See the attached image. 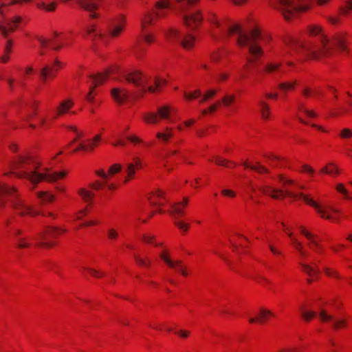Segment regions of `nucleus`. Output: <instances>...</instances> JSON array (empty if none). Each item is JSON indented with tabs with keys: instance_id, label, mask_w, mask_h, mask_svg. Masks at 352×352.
Here are the masks:
<instances>
[{
	"instance_id": "59",
	"label": "nucleus",
	"mask_w": 352,
	"mask_h": 352,
	"mask_svg": "<svg viewBox=\"0 0 352 352\" xmlns=\"http://www.w3.org/2000/svg\"><path fill=\"white\" fill-rule=\"evenodd\" d=\"M302 172L307 173L311 175L314 173V170L310 166L305 164L302 166Z\"/></svg>"
},
{
	"instance_id": "53",
	"label": "nucleus",
	"mask_w": 352,
	"mask_h": 352,
	"mask_svg": "<svg viewBox=\"0 0 352 352\" xmlns=\"http://www.w3.org/2000/svg\"><path fill=\"white\" fill-rule=\"evenodd\" d=\"M336 189L337 190V191L344 195L346 199H352V197L348 195V191L342 184H337L336 186Z\"/></svg>"
},
{
	"instance_id": "4",
	"label": "nucleus",
	"mask_w": 352,
	"mask_h": 352,
	"mask_svg": "<svg viewBox=\"0 0 352 352\" xmlns=\"http://www.w3.org/2000/svg\"><path fill=\"white\" fill-rule=\"evenodd\" d=\"M278 182L282 185L284 190L276 188L270 184H265L260 186L258 190L263 194L276 199H283L287 197L294 200L302 199L307 204L312 206L322 218L331 221H336L338 219L339 214L338 210L333 207H323L312 198L309 197V195H304L302 192L296 193L289 189V187L296 189H303L304 186L299 184L298 182L293 179L286 178L283 175L278 177Z\"/></svg>"
},
{
	"instance_id": "29",
	"label": "nucleus",
	"mask_w": 352,
	"mask_h": 352,
	"mask_svg": "<svg viewBox=\"0 0 352 352\" xmlns=\"http://www.w3.org/2000/svg\"><path fill=\"white\" fill-rule=\"evenodd\" d=\"M78 194L79 195L81 199L88 204H91L92 203L95 197V195L93 192L85 188H80L78 190Z\"/></svg>"
},
{
	"instance_id": "61",
	"label": "nucleus",
	"mask_w": 352,
	"mask_h": 352,
	"mask_svg": "<svg viewBox=\"0 0 352 352\" xmlns=\"http://www.w3.org/2000/svg\"><path fill=\"white\" fill-rule=\"evenodd\" d=\"M50 118L45 117V116H38V121L41 126H45L47 124V120Z\"/></svg>"
},
{
	"instance_id": "36",
	"label": "nucleus",
	"mask_w": 352,
	"mask_h": 352,
	"mask_svg": "<svg viewBox=\"0 0 352 352\" xmlns=\"http://www.w3.org/2000/svg\"><path fill=\"white\" fill-rule=\"evenodd\" d=\"M299 232L305 236V239L311 242H316V240H322L317 235L310 232L303 226L299 227Z\"/></svg>"
},
{
	"instance_id": "3",
	"label": "nucleus",
	"mask_w": 352,
	"mask_h": 352,
	"mask_svg": "<svg viewBox=\"0 0 352 352\" xmlns=\"http://www.w3.org/2000/svg\"><path fill=\"white\" fill-rule=\"evenodd\" d=\"M10 170L5 172L4 176L13 175L19 179H27L34 186L32 190L41 182L52 183L67 175L66 171H52L43 166L35 157L28 154L16 156L10 162Z\"/></svg>"
},
{
	"instance_id": "9",
	"label": "nucleus",
	"mask_w": 352,
	"mask_h": 352,
	"mask_svg": "<svg viewBox=\"0 0 352 352\" xmlns=\"http://www.w3.org/2000/svg\"><path fill=\"white\" fill-rule=\"evenodd\" d=\"M36 6L39 9L44 10L48 12L54 11L57 6L56 0H39ZM63 3H66L69 0H60ZM78 4L85 10L89 12L91 19H96L98 16L96 12L99 6L97 0H78Z\"/></svg>"
},
{
	"instance_id": "46",
	"label": "nucleus",
	"mask_w": 352,
	"mask_h": 352,
	"mask_svg": "<svg viewBox=\"0 0 352 352\" xmlns=\"http://www.w3.org/2000/svg\"><path fill=\"white\" fill-rule=\"evenodd\" d=\"M107 179L96 180L94 182L89 184V187L94 190H99L103 188L106 184H107Z\"/></svg>"
},
{
	"instance_id": "17",
	"label": "nucleus",
	"mask_w": 352,
	"mask_h": 352,
	"mask_svg": "<svg viewBox=\"0 0 352 352\" xmlns=\"http://www.w3.org/2000/svg\"><path fill=\"white\" fill-rule=\"evenodd\" d=\"M66 229L63 227L48 226L41 233V240L52 241L58 239L65 233Z\"/></svg>"
},
{
	"instance_id": "50",
	"label": "nucleus",
	"mask_w": 352,
	"mask_h": 352,
	"mask_svg": "<svg viewBox=\"0 0 352 352\" xmlns=\"http://www.w3.org/2000/svg\"><path fill=\"white\" fill-rule=\"evenodd\" d=\"M223 56L224 52L223 50H217L211 54L210 58L212 62L218 63Z\"/></svg>"
},
{
	"instance_id": "39",
	"label": "nucleus",
	"mask_w": 352,
	"mask_h": 352,
	"mask_svg": "<svg viewBox=\"0 0 352 352\" xmlns=\"http://www.w3.org/2000/svg\"><path fill=\"white\" fill-rule=\"evenodd\" d=\"M296 84V80L280 82L278 85V88L285 92L287 91H292L295 89Z\"/></svg>"
},
{
	"instance_id": "8",
	"label": "nucleus",
	"mask_w": 352,
	"mask_h": 352,
	"mask_svg": "<svg viewBox=\"0 0 352 352\" xmlns=\"http://www.w3.org/2000/svg\"><path fill=\"white\" fill-rule=\"evenodd\" d=\"M178 5L180 15L186 27L196 30L201 24L203 16L200 10H190L199 0H175Z\"/></svg>"
},
{
	"instance_id": "64",
	"label": "nucleus",
	"mask_w": 352,
	"mask_h": 352,
	"mask_svg": "<svg viewBox=\"0 0 352 352\" xmlns=\"http://www.w3.org/2000/svg\"><path fill=\"white\" fill-rule=\"evenodd\" d=\"M12 41L11 40H8L5 46V52L7 54H10L12 52Z\"/></svg>"
},
{
	"instance_id": "20",
	"label": "nucleus",
	"mask_w": 352,
	"mask_h": 352,
	"mask_svg": "<svg viewBox=\"0 0 352 352\" xmlns=\"http://www.w3.org/2000/svg\"><path fill=\"white\" fill-rule=\"evenodd\" d=\"M60 67V63L58 60L55 61L52 67L48 65L45 66L40 72V77L43 83H46L49 78H53L56 76V73Z\"/></svg>"
},
{
	"instance_id": "42",
	"label": "nucleus",
	"mask_w": 352,
	"mask_h": 352,
	"mask_svg": "<svg viewBox=\"0 0 352 352\" xmlns=\"http://www.w3.org/2000/svg\"><path fill=\"white\" fill-rule=\"evenodd\" d=\"M302 270L305 272L307 275H309L310 277H314L315 275L318 274L319 273V270L307 265V264H300Z\"/></svg>"
},
{
	"instance_id": "28",
	"label": "nucleus",
	"mask_w": 352,
	"mask_h": 352,
	"mask_svg": "<svg viewBox=\"0 0 352 352\" xmlns=\"http://www.w3.org/2000/svg\"><path fill=\"white\" fill-rule=\"evenodd\" d=\"M111 96L116 102H124L129 96V93L125 89L113 88L111 90Z\"/></svg>"
},
{
	"instance_id": "54",
	"label": "nucleus",
	"mask_w": 352,
	"mask_h": 352,
	"mask_svg": "<svg viewBox=\"0 0 352 352\" xmlns=\"http://www.w3.org/2000/svg\"><path fill=\"white\" fill-rule=\"evenodd\" d=\"M143 38L147 44H152L155 41V36L151 33L145 32L143 35Z\"/></svg>"
},
{
	"instance_id": "14",
	"label": "nucleus",
	"mask_w": 352,
	"mask_h": 352,
	"mask_svg": "<svg viewBox=\"0 0 352 352\" xmlns=\"http://www.w3.org/2000/svg\"><path fill=\"white\" fill-rule=\"evenodd\" d=\"M40 43L39 54L41 55L45 54V50L47 47H51L54 50H59L63 47V43L60 40V33L55 32L54 35L50 38H45L42 36L37 38Z\"/></svg>"
},
{
	"instance_id": "38",
	"label": "nucleus",
	"mask_w": 352,
	"mask_h": 352,
	"mask_svg": "<svg viewBox=\"0 0 352 352\" xmlns=\"http://www.w3.org/2000/svg\"><path fill=\"white\" fill-rule=\"evenodd\" d=\"M281 65V63L269 62L265 66L264 70L265 72L268 74H272L276 72H278L280 69Z\"/></svg>"
},
{
	"instance_id": "43",
	"label": "nucleus",
	"mask_w": 352,
	"mask_h": 352,
	"mask_svg": "<svg viewBox=\"0 0 352 352\" xmlns=\"http://www.w3.org/2000/svg\"><path fill=\"white\" fill-rule=\"evenodd\" d=\"M214 163L219 166H226L228 168H232L236 166V164L234 162L228 161L225 159H223L220 157H214Z\"/></svg>"
},
{
	"instance_id": "23",
	"label": "nucleus",
	"mask_w": 352,
	"mask_h": 352,
	"mask_svg": "<svg viewBox=\"0 0 352 352\" xmlns=\"http://www.w3.org/2000/svg\"><path fill=\"white\" fill-rule=\"evenodd\" d=\"M297 109L298 113L297 117L299 121L303 124H307V122L303 119V116H306L309 118H313L316 117V113L313 111L308 109L305 107L304 103L301 101H298L297 102Z\"/></svg>"
},
{
	"instance_id": "60",
	"label": "nucleus",
	"mask_w": 352,
	"mask_h": 352,
	"mask_svg": "<svg viewBox=\"0 0 352 352\" xmlns=\"http://www.w3.org/2000/svg\"><path fill=\"white\" fill-rule=\"evenodd\" d=\"M295 249L300 252V254L302 256H306V250L302 247V243H296L295 245Z\"/></svg>"
},
{
	"instance_id": "52",
	"label": "nucleus",
	"mask_w": 352,
	"mask_h": 352,
	"mask_svg": "<svg viewBox=\"0 0 352 352\" xmlns=\"http://www.w3.org/2000/svg\"><path fill=\"white\" fill-rule=\"evenodd\" d=\"M219 104H220V102H217V103H214V104H212V105H210L208 109H203L201 111V114L203 116H206L208 113H213L217 109Z\"/></svg>"
},
{
	"instance_id": "18",
	"label": "nucleus",
	"mask_w": 352,
	"mask_h": 352,
	"mask_svg": "<svg viewBox=\"0 0 352 352\" xmlns=\"http://www.w3.org/2000/svg\"><path fill=\"white\" fill-rule=\"evenodd\" d=\"M107 78V74H98L90 76L89 83L90 84V90L87 96V100L89 102H93L94 99V88L95 87L102 84Z\"/></svg>"
},
{
	"instance_id": "57",
	"label": "nucleus",
	"mask_w": 352,
	"mask_h": 352,
	"mask_svg": "<svg viewBox=\"0 0 352 352\" xmlns=\"http://www.w3.org/2000/svg\"><path fill=\"white\" fill-rule=\"evenodd\" d=\"M340 137L342 138H350L352 137V131L349 129H344L340 132Z\"/></svg>"
},
{
	"instance_id": "44",
	"label": "nucleus",
	"mask_w": 352,
	"mask_h": 352,
	"mask_svg": "<svg viewBox=\"0 0 352 352\" xmlns=\"http://www.w3.org/2000/svg\"><path fill=\"white\" fill-rule=\"evenodd\" d=\"M236 100V96L233 94H226L222 98L223 104L228 107L233 104Z\"/></svg>"
},
{
	"instance_id": "13",
	"label": "nucleus",
	"mask_w": 352,
	"mask_h": 352,
	"mask_svg": "<svg viewBox=\"0 0 352 352\" xmlns=\"http://www.w3.org/2000/svg\"><path fill=\"white\" fill-rule=\"evenodd\" d=\"M167 39L171 41H179L185 50H191L195 43V36L192 33L181 34L179 31L175 28L170 29L166 34Z\"/></svg>"
},
{
	"instance_id": "37",
	"label": "nucleus",
	"mask_w": 352,
	"mask_h": 352,
	"mask_svg": "<svg viewBox=\"0 0 352 352\" xmlns=\"http://www.w3.org/2000/svg\"><path fill=\"white\" fill-rule=\"evenodd\" d=\"M243 166L245 168H250V169H251L252 170H255L257 173H261V174L268 173V170L265 167H264L263 166H262L261 164H260L258 163L256 164H254V165H250L248 163L245 162V163H243Z\"/></svg>"
},
{
	"instance_id": "15",
	"label": "nucleus",
	"mask_w": 352,
	"mask_h": 352,
	"mask_svg": "<svg viewBox=\"0 0 352 352\" xmlns=\"http://www.w3.org/2000/svg\"><path fill=\"white\" fill-rule=\"evenodd\" d=\"M126 23V16L123 14L113 19L109 25V35L113 38L119 36L124 30Z\"/></svg>"
},
{
	"instance_id": "21",
	"label": "nucleus",
	"mask_w": 352,
	"mask_h": 352,
	"mask_svg": "<svg viewBox=\"0 0 352 352\" xmlns=\"http://www.w3.org/2000/svg\"><path fill=\"white\" fill-rule=\"evenodd\" d=\"M319 318L322 322L332 321V326L334 329H338L344 327L346 324L344 319L335 320L332 315L329 314L326 310L321 309L319 312Z\"/></svg>"
},
{
	"instance_id": "56",
	"label": "nucleus",
	"mask_w": 352,
	"mask_h": 352,
	"mask_svg": "<svg viewBox=\"0 0 352 352\" xmlns=\"http://www.w3.org/2000/svg\"><path fill=\"white\" fill-rule=\"evenodd\" d=\"M154 239L153 235L149 233H144L141 235L140 240L142 242H151Z\"/></svg>"
},
{
	"instance_id": "32",
	"label": "nucleus",
	"mask_w": 352,
	"mask_h": 352,
	"mask_svg": "<svg viewBox=\"0 0 352 352\" xmlns=\"http://www.w3.org/2000/svg\"><path fill=\"white\" fill-rule=\"evenodd\" d=\"M320 173L336 176L339 174L337 166L333 163H329L320 170Z\"/></svg>"
},
{
	"instance_id": "31",
	"label": "nucleus",
	"mask_w": 352,
	"mask_h": 352,
	"mask_svg": "<svg viewBox=\"0 0 352 352\" xmlns=\"http://www.w3.org/2000/svg\"><path fill=\"white\" fill-rule=\"evenodd\" d=\"M86 34L87 36H91L94 39L96 38H101L102 37V33L98 30L96 24L94 23H90L86 27Z\"/></svg>"
},
{
	"instance_id": "55",
	"label": "nucleus",
	"mask_w": 352,
	"mask_h": 352,
	"mask_svg": "<svg viewBox=\"0 0 352 352\" xmlns=\"http://www.w3.org/2000/svg\"><path fill=\"white\" fill-rule=\"evenodd\" d=\"M60 40L62 41V43H63V44H62L63 47L70 45V42H69L70 34L69 33V34L60 33Z\"/></svg>"
},
{
	"instance_id": "2",
	"label": "nucleus",
	"mask_w": 352,
	"mask_h": 352,
	"mask_svg": "<svg viewBox=\"0 0 352 352\" xmlns=\"http://www.w3.org/2000/svg\"><path fill=\"white\" fill-rule=\"evenodd\" d=\"M308 33L315 37L312 41H302L294 38L285 41V47L280 56L284 57L292 52L302 55L309 59L320 60L332 54L333 47L342 52H347L344 36L338 34L331 41L329 40L319 25H310L307 28Z\"/></svg>"
},
{
	"instance_id": "63",
	"label": "nucleus",
	"mask_w": 352,
	"mask_h": 352,
	"mask_svg": "<svg viewBox=\"0 0 352 352\" xmlns=\"http://www.w3.org/2000/svg\"><path fill=\"white\" fill-rule=\"evenodd\" d=\"M87 270L94 277H101L104 275V274L91 268H87Z\"/></svg>"
},
{
	"instance_id": "58",
	"label": "nucleus",
	"mask_w": 352,
	"mask_h": 352,
	"mask_svg": "<svg viewBox=\"0 0 352 352\" xmlns=\"http://www.w3.org/2000/svg\"><path fill=\"white\" fill-rule=\"evenodd\" d=\"M221 193L223 196L228 197H234L236 195V193L234 191L229 189H224L221 191Z\"/></svg>"
},
{
	"instance_id": "51",
	"label": "nucleus",
	"mask_w": 352,
	"mask_h": 352,
	"mask_svg": "<svg viewBox=\"0 0 352 352\" xmlns=\"http://www.w3.org/2000/svg\"><path fill=\"white\" fill-rule=\"evenodd\" d=\"M301 315L306 321H309L316 316L315 311H306L302 307H300Z\"/></svg>"
},
{
	"instance_id": "24",
	"label": "nucleus",
	"mask_w": 352,
	"mask_h": 352,
	"mask_svg": "<svg viewBox=\"0 0 352 352\" xmlns=\"http://www.w3.org/2000/svg\"><path fill=\"white\" fill-rule=\"evenodd\" d=\"M121 170V165L118 164H115L111 166L108 171L106 172L103 169L97 170L96 171V174L102 178V179H107L110 180L111 177L113 176L115 174L119 173Z\"/></svg>"
},
{
	"instance_id": "22",
	"label": "nucleus",
	"mask_w": 352,
	"mask_h": 352,
	"mask_svg": "<svg viewBox=\"0 0 352 352\" xmlns=\"http://www.w3.org/2000/svg\"><path fill=\"white\" fill-rule=\"evenodd\" d=\"M160 257L170 267L176 269L183 276L187 275L186 267L182 265L180 260H171L165 252L161 253Z\"/></svg>"
},
{
	"instance_id": "27",
	"label": "nucleus",
	"mask_w": 352,
	"mask_h": 352,
	"mask_svg": "<svg viewBox=\"0 0 352 352\" xmlns=\"http://www.w3.org/2000/svg\"><path fill=\"white\" fill-rule=\"evenodd\" d=\"M174 135L173 128L166 126L162 131L156 133L157 139L162 143H168Z\"/></svg>"
},
{
	"instance_id": "19",
	"label": "nucleus",
	"mask_w": 352,
	"mask_h": 352,
	"mask_svg": "<svg viewBox=\"0 0 352 352\" xmlns=\"http://www.w3.org/2000/svg\"><path fill=\"white\" fill-rule=\"evenodd\" d=\"M144 164L142 160L138 157H135L133 159V162L129 163L126 165V176L124 179V183L128 182L129 180L133 179L135 177V170L137 169H140L143 167Z\"/></svg>"
},
{
	"instance_id": "1",
	"label": "nucleus",
	"mask_w": 352,
	"mask_h": 352,
	"mask_svg": "<svg viewBox=\"0 0 352 352\" xmlns=\"http://www.w3.org/2000/svg\"><path fill=\"white\" fill-rule=\"evenodd\" d=\"M210 25L209 35L214 42H220L226 38V35L236 36V43L239 47H248L252 58H248V63H253L263 54V45L267 44L271 37L261 32L258 27H254L248 33L245 32L239 25L228 27L223 23L213 11H208L206 16Z\"/></svg>"
},
{
	"instance_id": "62",
	"label": "nucleus",
	"mask_w": 352,
	"mask_h": 352,
	"mask_svg": "<svg viewBox=\"0 0 352 352\" xmlns=\"http://www.w3.org/2000/svg\"><path fill=\"white\" fill-rule=\"evenodd\" d=\"M31 109H32V110H31V112L28 115V118L37 115V104L36 103L32 104Z\"/></svg>"
},
{
	"instance_id": "11",
	"label": "nucleus",
	"mask_w": 352,
	"mask_h": 352,
	"mask_svg": "<svg viewBox=\"0 0 352 352\" xmlns=\"http://www.w3.org/2000/svg\"><path fill=\"white\" fill-rule=\"evenodd\" d=\"M173 111H175L174 108L168 105H164L159 107L155 113H145L142 116V119L146 124H157L162 120H169L170 122H173L171 113Z\"/></svg>"
},
{
	"instance_id": "41",
	"label": "nucleus",
	"mask_w": 352,
	"mask_h": 352,
	"mask_svg": "<svg viewBox=\"0 0 352 352\" xmlns=\"http://www.w3.org/2000/svg\"><path fill=\"white\" fill-rule=\"evenodd\" d=\"M111 144L113 146H124L126 144L125 142L121 138V135L119 133L113 132L111 134Z\"/></svg>"
},
{
	"instance_id": "47",
	"label": "nucleus",
	"mask_w": 352,
	"mask_h": 352,
	"mask_svg": "<svg viewBox=\"0 0 352 352\" xmlns=\"http://www.w3.org/2000/svg\"><path fill=\"white\" fill-rule=\"evenodd\" d=\"M217 89H210L208 90L204 95L203 98L200 100V103H204L210 99H212L217 93Z\"/></svg>"
},
{
	"instance_id": "49",
	"label": "nucleus",
	"mask_w": 352,
	"mask_h": 352,
	"mask_svg": "<svg viewBox=\"0 0 352 352\" xmlns=\"http://www.w3.org/2000/svg\"><path fill=\"white\" fill-rule=\"evenodd\" d=\"M184 96L186 100H190L199 98L201 96V92L197 89L192 92H184Z\"/></svg>"
},
{
	"instance_id": "45",
	"label": "nucleus",
	"mask_w": 352,
	"mask_h": 352,
	"mask_svg": "<svg viewBox=\"0 0 352 352\" xmlns=\"http://www.w3.org/2000/svg\"><path fill=\"white\" fill-rule=\"evenodd\" d=\"M352 11V0H347L344 6L340 8V13L343 16H347Z\"/></svg>"
},
{
	"instance_id": "34",
	"label": "nucleus",
	"mask_w": 352,
	"mask_h": 352,
	"mask_svg": "<svg viewBox=\"0 0 352 352\" xmlns=\"http://www.w3.org/2000/svg\"><path fill=\"white\" fill-rule=\"evenodd\" d=\"M36 197L43 203H51L53 202L55 199L54 195L47 192H37Z\"/></svg>"
},
{
	"instance_id": "10",
	"label": "nucleus",
	"mask_w": 352,
	"mask_h": 352,
	"mask_svg": "<svg viewBox=\"0 0 352 352\" xmlns=\"http://www.w3.org/2000/svg\"><path fill=\"white\" fill-rule=\"evenodd\" d=\"M188 203V198L184 197L182 201H178L171 206L170 214L174 218V224L182 232H187L189 228V223L181 219L185 215L184 208Z\"/></svg>"
},
{
	"instance_id": "26",
	"label": "nucleus",
	"mask_w": 352,
	"mask_h": 352,
	"mask_svg": "<svg viewBox=\"0 0 352 352\" xmlns=\"http://www.w3.org/2000/svg\"><path fill=\"white\" fill-rule=\"evenodd\" d=\"M74 106V102L70 99H66L60 102V104L56 108V114L54 118L58 116H63L69 112V110Z\"/></svg>"
},
{
	"instance_id": "25",
	"label": "nucleus",
	"mask_w": 352,
	"mask_h": 352,
	"mask_svg": "<svg viewBox=\"0 0 352 352\" xmlns=\"http://www.w3.org/2000/svg\"><path fill=\"white\" fill-rule=\"evenodd\" d=\"M148 199L151 205L155 208H159L160 212H162L160 208L164 205L165 199L164 198V192L162 190H157L153 192Z\"/></svg>"
},
{
	"instance_id": "16",
	"label": "nucleus",
	"mask_w": 352,
	"mask_h": 352,
	"mask_svg": "<svg viewBox=\"0 0 352 352\" xmlns=\"http://www.w3.org/2000/svg\"><path fill=\"white\" fill-rule=\"evenodd\" d=\"M101 141V135L98 134L95 135L92 139H87L82 141L79 143L78 146L73 151L74 153L78 151H84L86 153H90L94 151Z\"/></svg>"
},
{
	"instance_id": "33",
	"label": "nucleus",
	"mask_w": 352,
	"mask_h": 352,
	"mask_svg": "<svg viewBox=\"0 0 352 352\" xmlns=\"http://www.w3.org/2000/svg\"><path fill=\"white\" fill-rule=\"evenodd\" d=\"M182 143V142H177L175 143H174V146L175 147V148L174 149H170L168 151L166 156H165V159L166 160H168L169 158H170L171 157L173 156H175V155H179L181 158L186 162V157L185 155L182 153V151L177 148V146H179V144Z\"/></svg>"
},
{
	"instance_id": "40",
	"label": "nucleus",
	"mask_w": 352,
	"mask_h": 352,
	"mask_svg": "<svg viewBox=\"0 0 352 352\" xmlns=\"http://www.w3.org/2000/svg\"><path fill=\"white\" fill-rule=\"evenodd\" d=\"M259 106L261 108V115L263 120L270 119V111L269 106L263 101H261L259 102Z\"/></svg>"
},
{
	"instance_id": "30",
	"label": "nucleus",
	"mask_w": 352,
	"mask_h": 352,
	"mask_svg": "<svg viewBox=\"0 0 352 352\" xmlns=\"http://www.w3.org/2000/svg\"><path fill=\"white\" fill-rule=\"evenodd\" d=\"M268 316H274V314L270 310L261 309L258 316L257 318H251L249 321L250 323L254 322H260L263 323L265 320H266Z\"/></svg>"
},
{
	"instance_id": "7",
	"label": "nucleus",
	"mask_w": 352,
	"mask_h": 352,
	"mask_svg": "<svg viewBox=\"0 0 352 352\" xmlns=\"http://www.w3.org/2000/svg\"><path fill=\"white\" fill-rule=\"evenodd\" d=\"M171 0H156L152 10L145 12L141 17V28L146 32L148 27L153 26L160 19H166L172 8Z\"/></svg>"
},
{
	"instance_id": "48",
	"label": "nucleus",
	"mask_w": 352,
	"mask_h": 352,
	"mask_svg": "<svg viewBox=\"0 0 352 352\" xmlns=\"http://www.w3.org/2000/svg\"><path fill=\"white\" fill-rule=\"evenodd\" d=\"M126 138L129 142H131L134 145L144 144L147 146H149V144L145 143L142 138L135 135H130L127 136Z\"/></svg>"
},
{
	"instance_id": "12",
	"label": "nucleus",
	"mask_w": 352,
	"mask_h": 352,
	"mask_svg": "<svg viewBox=\"0 0 352 352\" xmlns=\"http://www.w3.org/2000/svg\"><path fill=\"white\" fill-rule=\"evenodd\" d=\"M6 3L0 0V32L4 36L15 31L23 23V19L20 16H15L6 21V25L2 23L4 20V12L3 8Z\"/></svg>"
},
{
	"instance_id": "6",
	"label": "nucleus",
	"mask_w": 352,
	"mask_h": 352,
	"mask_svg": "<svg viewBox=\"0 0 352 352\" xmlns=\"http://www.w3.org/2000/svg\"><path fill=\"white\" fill-rule=\"evenodd\" d=\"M124 78L128 82L133 83L139 87L142 93H145L147 91L151 93L157 92L160 87L166 83L164 79L157 76L153 78L148 77L138 70L126 74Z\"/></svg>"
},
{
	"instance_id": "5",
	"label": "nucleus",
	"mask_w": 352,
	"mask_h": 352,
	"mask_svg": "<svg viewBox=\"0 0 352 352\" xmlns=\"http://www.w3.org/2000/svg\"><path fill=\"white\" fill-rule=\"evenodd\" d=\"M329 0H316L320 6H324ZM311 0H275L273 7L280 11L286 20H290L297 14L307 12L311 8Z\"/></svg>"
},
{
	"instance_id": "35",
	"label": "nucleus",
	"mask_w": 352,
	"mask_h": 352,
	"mask_svg": "<svg viewBox=\"0 0 352 352\" xmlns=\"http://www.w3.org/2000/svg\"><path fill=\"white\" fill-rule=\"evenodd\" d=\"M107 239L111 241H116V240H124L125 238L123 236V234H120L114 228H109L107 231Z\"/></svg>"
}]
</instances>
